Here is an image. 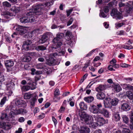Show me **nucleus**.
<instances>
[{
    "label": "nucleus",
    "mask_w": 133,
    "mask_h": 133,
    "mask_svg": "<svg viewBox=\"0 0 133 133\" xmlns=\"http://www.w3.org/2000/svg\"><path fill=\"white\" fill-rule=\"evenodd\" d=\"M56 50V51L58 52V53L57 52L51 54L49 56V59L47 60L46 64L49 66H53L59 64L58 62H57L54 59V58L56 56L58 55L61 56L64 55L65 53L64 50Z\"/></svg>",
    "instance_id": "f257e3e1"
},
{
    "label": "nucleus",
    "mask_w": 133,
    "mask_h": 133,
    "mask_svg": "<svg viewBox=\"0 0 133 133\" xmlns=\"http://www.w3.org/2000/svg\"><path fill=\"white\" fill-rule=\"evenodd\" d=\"M64 36V34L63 33L58 32L56 35V37L52 41L55 45L52 47L53 49L59 50L60 46L62 45V42L60 41V40Z\"/></svg>",
    "instance_id": "f03ea898"
},
{
    "label": "nucleus",
    "mask_w": 133,
    "mask_h": 133,
    "mask_svg": "<svg viewBox=\"0 0 133 133\" xmlns=\"http://www.w3.org/2000/svg\"><path fill=\"white\" fill-rule=\"evenodd\" d=\"M11 111L10 112V114L11 117L10 116H8L7 114L4 113L2 114L1 118L3 120H6L9 121H12L15 115H16L17 113V109L16 108L13 107L11 109Z\"/></svg>",
    "instance_id": "7ed1b4c3"
},
{
    "label": "nucleus",
    "mask_w": 133,
    "mask_h": 133,
    "mask_svg": "<svg viewBox=\"0 0 133 133\" xmlns=\"http://www.w3.org/2000/svg\"><path fill=\"white\" fill-rule=\"evenodd\" d=\"M50 2H47L45 3L41 4H37V5H34L32 6V9L33 11L32 12H35V14H37L41 8H42V6L43 7L48 6L50 5Z\"/></svg>",
    "instance_id": "20e7f679"
},
{
    "label": "nucleus",
    "mask_w": 133,
    "mask_h": 133,
    "mask_svg": "<svg viewBox=\"0 0 133 133\" xmlns=\"http://www.w3.org/2000/svg\"><path fill=\"white\" fill-rule=\"evenodd\" d=\"M110 15L114 18L117 20L121 19L123 17L122 14L118 11L117 9L115 8L112 10Z\"/></svg>",
    "instance_id": "39448f33"
},
{
    "label": "nucleus",
    "mask_w": 133,
    "mask_h": 133,
    "mask_svg": "<svg viewBox=\"0 0 133 133\" xmlns=\"http://www.w3.org/2000/svg\"><path fill=\"white\" fill-rule=\"evenodd\" d=\"M6 90L8 91V95L10 96L12 93V90L14 88V84L13 82H10L8 83H6Z\"/></svg>",
    "instance_id": "423d86ee"
},
{
    "label": "nucleus",
    "mask_w": 133,
    "mask_h": 133,
    "mask_svg": "<svg viewBox=\"0 0 133 133\" xmlns=\"http://www.w3.org/2000/svg\"><path fill=\"white\" fill-rule=\"evenodd\" d=\"M35 15V12H29L26 14L27 16L28 23H31L34 22L35 21V18L34 16Z\"/></svg>",
    "instance_id": "0eeeda50"
},
{
    "label": "nucleus",
    "mask_w": 133,
    "mask_h": 133,
    "mask_svg": "<svg viewBox=\"0 0 133 133\" xmlns=\"http://www.w3.org/2000/svg\"><path fill=\"white\" fill-rule=\"evenodd\" d=\"M89 109L91 112L95 114L100 113V110L98 108H97V107L94 105H91L89 107Z\"/></svg>",
    "instance_id": "6e6552de"
},
{
    "label": "nucleus",
    "mask_w": 133,
    "mask_h": 133,
    "mask_svg": "<svg viewBox=\"0 0 133 133\" xmlns=\"http://www.w3.org/2000/svg\"><path fill=\"white\" fill-rule=\"evenodd\" d=\"M27 31L26 28L23 26H18L17 27V35H22L26 33Z\"/></svg>",
    "instance_id": "1a4fd4ad"
},
{
    "label": "nucleus",
    "mask_w": 133,
    "mask_h": 133,
    "mask_svg": "<svg viewBox=\"0 0 133 133\" xmlns=\"http://www.w3.org/2000/svg\"><path fill=\"white\" fill-rule=\"evenodd\" d=\"M95 118L101 124V125L104 124L108 123V120L105 119L103 117H101L98 115L95 116Z\"/></svg>",
    "instance_id": "9d476101"
},
{
    "label": "nucleus",
    "mask_w": 133,
    "mask_h": 133,
    "mask_svg": "<svg viewBox=\"0 0 133 133\" xmlns=\"http://www.w3.org/2000/svg\"><path fill=\"white\" fill-rule=\"evenodd\" d=\"M85 123L87 124H90L93 121V117L91 115L87 114L84 119Z\"/></svg>",
    "instance_id": "9b49d317"
},
{
    "label": "nucleus",
    "mask_w": 133,
    "mask_h": 133,
    "mask_svg": "<svg viewBox=\"0 0 133 133\" xmlns=\"http://www.w3.org/2000/svg\"><path fill=\"white\" fill-rule=\"evenodd\" d=\"M125 11L128 14H131L132 12L133 6L128 3H127V4L125 5Z\"/></svg>",
    "instance_id": "f8f14e48"
},
{
    "label": "nucleus",
    "mask_w": 133,
    "mask_h": 133,
    "mask_svg": "<svg viewBox=\"0 0 133 133\" xmlns=\"http://www.w3.org/2000/svg\"><path fill=\"white\" fill-rule=\"evenodd\" d=\"M108 87V85H100L96 88V90L98 92H101L105 90Z\"/></svg>",
    "instance_id": "ddd939ff"
},
{
    "label": "nucleus",
    "mask_w": 133,
    "mask_h": 133,
    "mask_svg": "<svg viewBox=\"0 0 133 133\" xmlns=\"http://www.w3.org/2000/svg\"><path fill=\"white\" fill-rule=\"evenodd\" d=\"M0 127L3 128L5 130H7L11 128V126L9 123L1 122L0 123Z\"/></svg>",
    "instance_id": "4468645a"
},
{
    "label": "nucleus",
    "mask_w": 133,
    "mask_h": 133,
    "mask_svg": "<svg viewBox=\"0 0 133 133\" xmlns=\"http://www.w3.org/2000/svg\"><path fill=\"white\" fill-rule=\"evenodd\" d=\"M104 104L105 108H109L111 109L112 107L111 101L109 98L105 99L104 101Z\"/></svg>",
    "instance_id": "2eb2a0df"
},
{
    "label": "nucleus",
    "mask_w": 133,
    "mask_h": 133,
    "mask_svg": "<svg viewBox=\"0 0 133 133\" xmlns=\"http://www.w3.org/2000/svg\"><path fill=\"white\" fill-rule=\"evenodd\" d=\"M80 131L82 133H89L90 132V130L88 127L84 126L81 127Z\"/></svg>",
    "instance_id": "dca6fc26"
},
{
    "label": "nucleus",
    "mask_w": 133,
    "mask_h": 133,
    "mask_svg": "<svg viewBox=\"0 0 133 133\" xmlns=\"http://www.w3.org/2000/svg\"><path fill=\"white\" fill-rule=\"evenodd\" d=\"M121 108L124 111H128L130 109V107L128 104L123 103L121 105Z\"/></svg>",
    "instance_id": "f3484780"
},
{
    "label": "nucleus",
    "mask_w": 133,
    "mask_h": 133,
    "mask_svg": "<svg viewBox=\"0 0 133 133\" xmlns=\"http://www.w3.org/2000/svg\"><path fill=\"white\" fill-rule=\"evenodd\" d=\"M123 89L126 90H129L133 91V86L129 84H123L122 85Z\"/></svg>",
    "instance_id": "a211bd4d"
},
{
    "label": "nucleus",
    "mask_w": 133,
    "mask_h": 133,
    "mask_svg": "<svg viewBox=\"0 0 133 133\" xmlns=\"http://www.w3.org/2000/svg\"><path fill=\"white\" fill-rule=\"evenodd\" d=\"M4 63L6 67H10L14 65L13 61L10 60L5 61L4 62Z\"/></svg>",
    "instance_id": "6ab92c4d"
},
{
    "label": "nucleus",
    "mask_w": 133,
    "mask_h": 133,
    "mask_svg": "<svg viewBox=\"0 0 133 133\" xmlns=\"http://www.w3.org/2000/svg\"><path fill=\"white\" fill-rule=\"evenodd\" d=\"M114 85L113 86L112 89L115 91L116 92H119L121 90V88L120 85L117 84L115 85L114 83Z\"/></svg>",
    "instance_id": "aec40b11"
},
{
    "label": "nucleus",
    "mask_w": 133,
    "mask_h": 133,
    "mask_svg": "<svg viewBox=\"0 0 133 133\" xmlns=\"http://www.w3.org/2000/svg\"><path fill=\"white\" fill-rule=\"evenodd\" d=\"M19 107H23V108L25 107L26 105L25 102L21 100H17V106Z\"/></svg>",
    "instance_id": "412c9836"
},
{
    "label": "nucleus",
    "mask_w": 133,
    "mask_h": 133,
    "mask_svg": "<svg viewBox=\"0 0 133 133\" xmlns=\"http://www.w3.org/2000/svg\"><path fill=\"white\" fill-rule=\"evenodd\" d=\"M97 98L98 99H103L105 97V95L104 93L103 92H98L96 95Z\"/></svg>",
    "instance_id": "4be33fe9"
},
{
    "label": "nucleus",
    "mask_w": 133,
    "mask_h": 133,
    "mask_svg": "<svg viewBox=\"0 0 133 133\" xmlns=\"http://www.w3.org/2000/svg\"><path fill=\"white\" fill-rule=\"evenodd\" d=\"M80 109L82 110H86L87 108V105L84 102H81L79 104Z\"/></svg>",
    "instance_id": "5701e85b"
},
{
    "label": "nucleus",
    "mask_w": 133,
    "mask_h": 133,
    "mask_svg": "<svg viewBox=\"0 0 133 133\" xmlns=\"http://www.w3.org/2000/svg\"><path fill=\"white\" fill-rule=\"evenodd\" d=\"M100 113L103 115L105 117H108L109 116V113L106 109H103L100 111Z\"/></svg>",
    "instance_id": "b1692460"
},
{
    "label": "nucleus",
    "mask_w": 133,
    "mask_h": 133,
    "mask_svg": "<svg viewBox=\"0 0 133 133\" xmlns=\"http://www.w3.org/2000/svg\"><path fill=\"white\" fill-rule=\"evenodd\" d=\"M27 112V110L24 109L20 108L17 110V115L18 114L23 115Z\"/></svg>",
    "instance_id": "393cba45"
},
{
    "label": "nucleus",
    "mask_w": 133,
    "mask_h": 133,
    "mask_svg": "<svg viewBox=\"0 0 133 133\" xmlns=\"http://www.w3.org/2000/svg\"><path fill=\"white\" fill-rule=\"evenodd\" d=\"M36 30H35L31 32H29L28 33H26V34L24 35L23 37H24V38H27L31 37L33 36V35H32V34H36Z\"/></svg>",
    "instance_id": "a878e982"
},
{
    "label": "nucleus",
    "mask_w": 133,
    "mask_h": 133,
    "mask_svg": "<svg viewBox=\"0 0 133 133\" xmlns=\"http://www.w3.org/2000/svg\"><path fill=\"white\" fill-rule=\"evenodd\" d=\"M125 96L130 99H132L133 98V94L130 91L128 90L126 92Z\"/></svg>",
    "instance_id": "bb28decb"
},
{
    "label": "nucleus",
    "mask_w": 133,
    "mask_h": 133,
    "mask_svg": "<svg viewBox=\"0 0 133 133\" xmlns=\"http://www.w3.org/2000/svg\"><path fill=\"white\" fill-rule=\"evenodd\" d=\"M78 114L79 116L80 117L81 119L82 120L83 119H84L87 114H86L84 112L79 110Z\"/></svg>",
    "instance_id": "cd10ccee"
},
{
    "label": "nucleus",
    "mask_w": 133,
    "mask_h": 133,
    "mask_svg": "<svg viewBox=\"0 0 133 133\" xmlns=\"http://www.w3.org/2000/svg\"><path fill=\"white\" fill-rule=\"evenodd\" d=\"M94 98L92 96H89L84 98V99L86 102L88 103H90L94 100Z\"/></svg>",
    "instance_id": "c85d7f7f"
},
{
    "label": "nucleus",
    "mask_w": 133,
    "mask_h": 133,
    "mask_svg": "<svg viewBox=\"0 0 133 133\" xmlns=\"http://www.w3.org/2000/svg\"><path fill=\"white\" fill-rule=\"evenodd\" d=\"M46 66V64L44 63H41L37 64L36 66V68L38 69H42Z\"/></svg>",
    "instance_id": "c756f323"
},
{
    "label": "nucleus",
    "mask_w": 133,
    "mask_h": 133,
    "mask_svg": "<svg viewBox=\"0 0 133 133\" xmlns=\"http://www.w3.org/2000/svg\"><path fill=\"white\" fill-rule=\"evenodd\" d=\"M48 39L47 37L44 34L42 36L41 39L39 40V42L42 44L45 42Z\"/></svg>",
    "instance_id": "7c9ffc66"
},
{
    "label": "nucleus",
    "mask_w": 133,
    "mask_h": 133,
    "mask_svg": "<svg viewBox=\"0 0 133 133\" xmlns=\"http://www.w3.org/2000/svg\"><path fill=\"white\" fill-rule=\"evenodd\" d=\"M20 21L22 23H28L27 16L21 18L20 19Z\"/></svg>",
    "instance_id": "2f4dec72"
},
{
    "label": "nucleus",
    "mask_w": 133,
    "mask_h": 133,
    "mask_svg": "<svg viewBox=\"0 0 133 133\" xmlns=\"http://www.w3.org/2000/svg\"><path fill=\"white\" fill-rule=\"evenodd\" d=\"M118 100L117 98H114L112 99L111 101V104L113 106H116L118 103Z\"/></svg>",
    "instance_id": "473e14b6"
},
{
    "label": "nucleus",
    "mask_w": 133,
    "mask_h": 133,
    "mask_svg": "<svg viewBox=\"0 0 133 133\" xmlns=\"http://www.w3.org/2000/svg\"><path fill=\"white\" fill-rule=\"evenodd\" d=\"M65 36L67 38L68 40L70 39L73 36L72 33L69 31H68L65 33Z\"/></svg>",
    "instance_id": "72a5a7b5"
},
{
    "label": "nucleus",
    "mask_w": 133,
    "mask_h": 133,
    "mask_svg": "<svg viewBox=\"0 0 133 133\" xmlns=\"http://www.w3.org/2000/svg\"><path fill=\"white\" fill-rule=\"evenodd\" d=\"M46 47L44 46L43 45H39L37 46L35 48V49L38 51L44 50H46Z\"/></svg>",
    "instance_id": "f704fd0d"
},
{
    "label": "nucleus",
    "mask_w": 133,
    "mask_h": 133,
    "mask_svg": "<svg viewBox=\"0 0 133 133\" xmlns=\"http://www.w3.org/2000/svg\"><path fill=\"white\" fill-rule=\"evenodd\" d=\"M113 118L114 120L116 121L119 120L120 118L119 115L118 113H117L115 114L114 115Z\"/></svg>",
    "instance_id": "c9c22d12"
},
{
    "label": "nucleus",
    "mask_w": 133,
    "mask_h": 133,
    "mask_svg": "<svg viewBox=\"0 0 133 133\" xmlns=\"http://www.w3.org/2000/svg\"><path fill=\"white\" fill-rule=\"evenodd\" d=\"M31 86L25 85L23 86L21 88L22 91H25L30 89Z\"/></svg>",
    "instance_id": "e433bc0d"
},
{
    "label": "nucleus",
    "mask_w": 133,
    "mask_h": 133,
    "mask_svg": "<svg viewBox=\"0 0 133 133\" xmlns=\"http://www.w3.org/2000/svg\"><path fill=\"white\" fill-rule=\"evenodd\" d=\"M31 59V58L30 56H25L23 59V62H29Z\"/></svg>",
    "instance_id": "4c0bfd02"
},
{
    "label": "nucleus",
    "mask_w": 133,
    "mask_h": 133,
    "mask_svg": "<svg viewBox=\"0 0 133 133\" xmlns=\"http://www.w3.org/2000/svg\"><path fill=\"white\" fill-rule=\"evenodd\" d=\"M3 15H4V17L7 18H9V17L8 16L7 17V16H12L13 15L12 14L10 13V12L8 11H4L2 13Z\"/></svg>",
    "instance_id": "58836bf2"
},
{
    "label": "nucleus",
    "mask_w": 133,
    "mask_h": 133,
    "mask_svg": "<svg viewBox=\"0 0 133 133\" xmlns=\"http://www.w3.org/2000/svg\"><path fill=\"white\" fill-rule=\"evenodd\" d=\"M2 4L3 5L4 8L9 7L11 6V4L7 1L3 2Z\"/></svg>",
    "instance_id": "ea45409f"
},
{
    "label": "nucleus",
    "mask_w": 133,
    "mask_h": 133,
    "mask_svg": "<svg viewBox=\"0 0 133 133\" xmlns=\"http://www.w3.org/2000/svg\"><path fill=\"white\" fill-rule=\"evenodd\" d=\"M7 100V97H4L1 100L0 105L1 107H2L3 105L5 103L6 101Z\"/></svg>",
    "instance_id": "a19ab883"
},
{
    "label": "nucleus",
    "mask_w": 133,
    "mask_h": 133,
    "mask_svg": "<svg viewBox=\"0 0 133 133\" xmlns=\"http://www.w3.org/2000/svg\"><path fill=\"white\" fill-rule=\"evenodd\" d=\"M47 37L48 39L51 38H52V35L51 32H47L44 34Z\"/></svg>",
    "instance_id": "79ce46f5"
},
{
    "label": "nucleus",
    "mask_w": 133,
    "mask_h": 133,
    "mask_svg": "<svg viewBox=\"0 0 133 133\" xmlns=\"http://www.w3.org/2000/svg\"><path fill=\"white\" fill-rule=\"evenodd\" d=\"M123 121L125 123H127L129 122V119L125 115H124L122 117Z\"/></svg>",
    "instance_id": "37998d69"
},
{
    "label": "nucleus",
    "mask_w": 133,
    "mask_h": 133,
    "mask_svg": "<svg viewBox=\"0 0 133 133\" xmlns=\"http://www.w3.org/2000/svg\"><path fill=\"white\" fill-rule=\"evenodd\" d=\"M45 73L47 75H49L51 74L52 72V70L50 68H46L45 70Z\"/></svg>",
    "instance_id": "c03bdc74"
},
{
    "label": "nucleus",
    "mask_w": 133,
    "mask_h": 133,
    "mask_svg": "<svg viewBox=\"0 0 133 133\" xmlns=\"http://www.w3.org/2000/svg\"><path fill=\"white\" fill-rule=\"evenodd\" d=\"M90 64V62L89 61L88 62H87V63H85L84 64V66L83 68L82 69L83 71L85 70V69L88 67L89 66Z\"/></svg>",
    "instance_id": "a18cd8bd"
},
{
    "label": "nucleus",
    "mask_w": 133,
    "mask_h": 133,
    "mask_svg": "<svg viewBox=\"0 0 133 133\" xmlns=\"http://www.w3.org/2000/svg\"><path fill=\"white\" fill-rule=\"evenodd\" d=\"M31 94L26 93L25 94L24 98L26 99H29L31 97Z\"/></svg>",
    "instance_id": "49530a36"
},
{
    "label": "nucleus",
    "mask_w": 133,
    "mask_h": 133,
    "mask_svg": "<svg viewBox=\"0 0 133 133\" xmlns=\"http://www.w3.org/2000/svg\"><path fill=\"white\" fill-rule=\"evenodd\" d=\"M23 48L26 50H28L29 49V45L23 43L22 46Z\"/></svg>",
    "instance_id": "de8ad7c7"
},
{
    "label": "nucleus",
    "mask_w": 133,
    "mask_h": 133,
    "mask_svg": "<svg viewBox=\"0 0 133 133\" xmlns=\"http://www.w3.org/2000/svg\"><path fill=\"white\" fill-rule=\"evenodd\" d=\"M59 94V89H57L55 90L54 92V96L55 97H57Z\"/></svg>",
    "instance_id": "09e8293b"
},
{
    "label": "nucleus",
    "mask_w": 133,
    "mask_h": 133,
    "mask_svg": "<svg viewBox=\"0 0 133 133\" xmlns=\"http://www.w3.org/2000/svg\"><path fill=\"white\" fill-rule=\"evenodd\" d=\"M125 23H118L117 24H116L115 25L117 28H120L123 25H125Z\"/></svg>",
    "instance_id": "8fccbe9b"
},
{
    "label": "nucleus",
    "mask_w": 133,
    "mask_h": 133,
    "mask_svg": "<svg viewBox=\"0 0 133 133\" xmlns=\"http://www.w3.org/2000/svg\"><path fill=\"white\" fill-rule=\"evenodd\" d=\"M31 84V86L30 89L32 90L35 89L36 88V83L33 82Z\"/></svg>",
    "instance_id": "3c124183"
},
{
    "label": "nucleus",
    "mask_w": 133,
    "mask_h": 133,
    "mask_svg": "<svg viewBox=\"0 0 133 133\" xmlns=\"http://www.w3.org/2000/svg\"><path fill=\"white\" fill-rule=\"evenodd\" d=\"M28 82V84L29 85L31 84L32 82V79L30 77H27L26 78Z\"/></svg>",
    "instance_id": "603ef678"
},
{
    "label": "nucleus",
    "mask_w": 133,
    "mask_h": 133,
    "mask_svg": "<svg viewBox=\"0 0 133 133\" xmlns=\"http://www.w3.org/2000/svg\"><path fill=\"white\" fill-rule=\"evenodd\" d=\"M11 10L14 13L16 14L17 12V8L15 6H12L11 8Z\"/></svg>",
    "instance_id": "864d4df0"
},
{
    "label": "nucleus",
    "mask_w": 133,
    "mask_h": 133,
    "mask_svg": "<svg viewBox=\"0 0 133 133\" xmlns=\"http://www.w3.org/2000/svg\"><path fill=\"white\" fill-rule=\"evenodd\" d=\"M32 43L31 41L29 39H27L26 40L24 44H26L29 46Z\"/></svg>",
    "instance_id": "5fc2aeb1"
},
{
    "label": "nucleus",
    "mask_w": 133,
    "mask_h": 133,
    "mask_svg": "<svg viewBox=\"0 0 133 133\" xmlns=\"http://www.w3.org/2000/svg\"><path fill=\"white\" fill-rule=\"evenodd\" d=\"M92 126V128H95L96 127H97L98 124L96 122H93V121L90 124Z\"/></svg>",
    "instance_id": "6e6d98bb"
},
{
    "label": "nucleus",
    "mask_w": 133,
    "mask_h": 133,
    "mask_svg": "<svg viewBox=\"0 0 133 133\" xmlns=\"http://www.w3.org/2000/svg\"><path fill=\"white\" fill-rule=\"evenodd\" d=\"M4 75L2 73L0 72V81L2 82L4 81Z\"/></svg>",
    "instance_id": "4d7b16f0"
},
{
    "label": "nucleus",
    "mask_w": 133,
    "mask_h": 133,
    "mask_svg": "<svg viewBox=\"0 0 133 133\" xmlns=\"http://www.w3.org/2000/svg\"><path fill=\"white\" fill-rule=\"evenodd\" d=\"M122 131L123 133H131L130 130L127 128H123Z\"/></svg>",
    "instance_id": "13d9d810"
},
{
    "label": "nucleus",
    "mask_w": 133,
    "mask_h": 133,
    "mask_svg": "<svg viewBox=\"0 0 133 133\" xmlns=\"http://www.w3.org/2000/svg\"><path fill=\"white\" fill-rule=\"evenodd\" d=\"M103 10L104 11L105 13L108 12L109 11V8L108 6H105L103 8Z\"/></svg>",
    "instance_id": "bf43d9fd"
},
{
    "label": "nucleus",
    "mask_w": 133,
    "mask_h": 133,
    "mask_svg": "<svg viewBox=\"0 0 133 133\" xmlns=\"http://www.w3.org/2000/svg\"><path fill=\"white\" fill-rule=\"evenodd\" d=\"M73 21V19L72 18H71L67 22V26H68L71 25Z\"/></svg>",
    "instance_id": "052dcab7"
},
{
    "label": "nucleus",
    "mask_w": 133,
    "mask_h": 133,
    "mask_svg": "<svg viewBox=\"0 0 133 133\" xmlns=\"http://www.w3.org/2000/svg\"><path fill=\"white\" fill-rule=\"evenodd\" d=\"M123 48L125 49L129 50L133 48V47L131 45L130 46L124 45V46Z\"/></svg>",
    "instance_id": "680f3d73"
},
{
    "label": "nucleus",
    "mask_w": 133,
    "mask_h": 133,
    "mask_svg": "<svg viewBox=\"0 0 133 133\" xmlns=\"http://www.w3.org/2000/svg\"><path fill=\"white\" fill-rule=\"evenodd\" d=\"M99 16L100 17H102L103 18H105L107 17V15L103 12H100L99 14Z\"/></svg>",
    "instance_id": "e2e57ef3"
},
{
    "label": "nucleus",
    "mask_w": 133,
    "mask_h": 133,
    "mask_svg": "<svg viewBox=\"0 0 133 133\" xmlns=\"http://www.w3.org/2000/svg\"><path fill=\"white\" fill-rule=\"evenodd\" d=\"M7 57L5 55L2 53H0V59H5L7 58Z\"/></svg>",
    "instance_id": "0e129e2a"
},
{
    "label": "nucleus",
    "mask_w": 133,
    "mask_h": 133,
    "mask_svg": "<svg viewBox=\"0 0 133 133\" xmlns=\"http://www.w3.org/2000/svg\"><path fill=\"white\" fill-rule=\"evenodd\" d=\"M114 3L112 2H110L108 3V5L107 6L109 9H111L113 6Z\"/></svg>",
    "instance_id": "69168bd1"
},
{
    "label": "nucleus",
    "mask_w": 133,
    "mask_h": 133,
    "mask_svg": "<svg viewBox=\"0 0 133 133\" xmlns=\"http://www.w3.org/2000/svg\"><path fill=\"white\" fill-rule=\"evenodd\" d=\"M37 99L35 97H34L32 99V101L31 102V104L32 105L34 104Z\"/></svg>",
    "instance_id": "338daca9"
},
{
    "label": "nucleus",
    "mask_w": 133,
    "mask_h": 133,
    "mask_svg": "<svg viewBox=\"0 0 133 133\" xmlns=\"http://www.w3.org/2000/svg\"><path fill=\"white\" fill-rule=\"evenodd\" d=\"M6 41L9 43H11L12 41V40L8 36L6 37Z\"/></svg>",
    "instance_id": "774afa93"
}]
</instances>
